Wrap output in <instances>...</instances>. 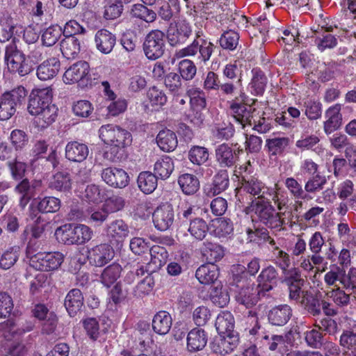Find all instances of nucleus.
I'll return each mask as SVG.
<instances>
[{
	"mask_svg": "<svg viewBox=\"0 0 356 356\" xmlns=\"http://www.w3.org/2000/svg\"><path fill=\"white\" fill-rule=\"evenodd\" d=\"M51 90L48 88L33 89L29 96L27 111L35 116L38 127H47L56 118L57 108L51 104Z\"/></svg>",
	"mask_w": 356,
	"mask_h": 356,
	"instance_id": "nucleus-1",
	"label": "nucleus"
},
{
	"mask_svg": "<svg viewBox=\"0 0 356 356\" xmlns=\"http://www.w3.org/2000/svg\"><path fill=\"white\" fill-rule=\"evenodd\" d=\"M99 138L106 145L111 146L110 150H106L103 156L108 161L115 162L119 159V150L130 145L132 142L131 134L127 130L114 124L102 125L99 130Z\"/></svg>",
	"mask_w": 356,
	"mask_h": 356,
	"instance_id": "nucleus-2",
	"label": "nucleus"
},
{
	"mask_svg": "<svg viewBox=\"0 0 356 356\" xmlns=\"http://www.w3.org/2000/svg\"><path fill=\"white\" fill-rule=\"evenodd\" d=\"M309 248L311 254L302 256L298 260L299 267L306 273H316L325 271L327 262L320 254L325 244V239L320 232H315L309 240Z\"/></svg>",
	"mask_w": 356,
	"mask_h": 356,
	"instance_id": "nucleus-3",
	"label": "nucleus"
},
{
	"mask_svg": "<svg viewBox=\"0 0 356 356\" xmlns=\"http://www.w3.org/2000/svg\"><path fill=\"white\" fill-rule=\"evenodd\" d=\"M29 264L35 270L53 271L58 269L64 261V255L60 252H38V247L29 242L26 250Z\"/></svg>",
	"mask_w": 356,
	"mask_h": 356,
	"instance_id": "nucleus-4",
	"label": "nucleus"
},
{
	"mask_svg": "<svg viewBox=\"0 0 356 356\" xmlns=\"http://www.w3.org/2000/svg\"><path fill=\"white\" fill-rule=\"evenodd\" d=\"M261 222L270 229H281L285 221V212H277L268 197L255 198L250 205Z\"/></svg>",
	"mask_w": 356,
	"mask_h": 356,
	"instance_id": "nucleus-5",
	"label": "nucleus"
},
{
	"mask_svg": "<svg viewBox=\"0 0 356 356\" xmlns=\"http://www.w3.org/2000/svg\"><path fill=\"white\" fill-rule=\"evenodd\" d=\"M93 235L90 227L83 224L65 225L56 231L57 238L67 245H81L89 241Z\"/></svg>",
	"mask_w": 356,
	"mask_h": 356,
	"instance_id": "nucleus-6",
	"label": "nucleus"
},
{
	"mask_svg": "<svg viewBox=\"0 0 356 356\" xmlns=\"http://www.w3.org/2000/svg\"><path fill=\"white\" fill-rule=\"evenodd\" d=\"M272 193L273 188H268L256 178H251L248 180H243L241 187L236 188V197L240 203L244 204L252 202V197L266 198L268 195H271Z\"/></svg>",
	"mask_w": 356,
	"mask_h": 356,
	"instance_id": "nucleus-7",
	"label": "nucleus"
},
{
	"mask_svg": "<svg viewBox=\"0 0 356 356\" xmlns=\"http://www.w3.org/2000/svg\"><path fill=\"white\" fill-rule=\"evenodd\" d=\"M239 84V93L231 102L229 106V112L233 118L243 125H252V120L255 116L257 112L255 109L250 106L247 105V95L241 84V79H238Z\"/></svg>",
	"mask_w": 356,
	"mask_h": 356,
	"instance_id": "nucleus-8",
	"label": "nucleus"
},
{
	"mask_svg": "<svg viewBox=\"0 0 356 356\" xmlns=\"http://www.w3.org/2000/svg\"><path fill=\"white\" fill-rule=\"evenodd\" d=\"M215 45L207 39H195L193 42L187 47L176 51L175 57L176 58H182L187 56H194L198 54L197 58L206 63L209 60Z\"/></svg>",
	"mask_w": 356,
	"mask_h": 356,
	"instance_id": "nucleus-9",
	"label": "nucleus"
},
{
	"mask_svg": "<svg viewBox=\"0 0 356 356\" xmlns=\"http://www.w3.org/2000/svg\"><path fill=\"white\" fill-rule=\"evenodd\" d=\"M5 61L9 71L17 73L21 76L29 74L32 70L31 67L26 62L24 54L17 49L15 43L6 46Z\"/></svg>",
	"mask_w": 356,
	"mask_h": 356,
	"instance_id": "nucleus-10",
	"label": "nucleus"
},
{
	"mask_svg": "<svg viewBox=\"0 0 356 356\" xmlns=\"http://www.w3.org/2000/svg\"><path fill=\"white\" fill-rule=\"evenodd\" d=\"M164 38V33L159 30L152 31L146 36L143 44V49L147 58L156 60L163 54Z\"/></svg>",
	"mask_w": 356,
	"mask_h": 356,
	"instance_id": "nucleus-11",
	"label": "nucleus"
},
{
	"mask_svg": "<svg viewBox=\"0 0 356 356\" xmlns=\"http://www.w3.org/2000/svg\"><path fill=\"white\" fill-rule=\"evenodd\" d=\"M261 291L254 283L238 286V290L235 292V300L238 304L246 308H251L258 303Z\"/></svg>",
	"mask_w": 356,
	"mask_h": 356,
	"instance_id": "nucleus-12",
	"label": "nucleus"
},
{
	"mask_svg": "<svg viewBox=\"0 0 356 356\" xmlns=\"http://www.w3.org/2000/svg\"><path fill=\"white\" fill-rule=\"evenodd\" d=\"M114 257V250L108 243L97 245L88 250V259L90 264L101 267L108 263Z\"/></svg>",
	"mask_w": 356,
	"mask_h": 356,
	"instance_id": "nucleus-13",
	"label": "nucleus"
},
{
	"mask_svg": "<svg viewBox=\"0 0 356 356\" xmlns=\"http://www.w3.org/2000/svg\"><path fill=\"white\" fill-rule=\"evenodd\" d=\"M105 232L112 244L119 245L122 244L129 236L130 229L127 223L123 220L116 219L106 226Z\"/></svg>",
	"mask_w": 356,
	"mask_h": 356,
	"instance_id": "nucleus-14",
	"label": "nucleus"
},
{
	"mask_svg": "<svg viewBox=\"0 0 356 356\" xmlns=\"http://www.w3.org/2000/svg\"><path fill=\"white\" fill-rule=\"evenodd\" d=\"M90 65L86 61H78L66 70L63 80L65 84H74L89 78Z\"/></svg>",
	"mask_w": 356,
	"mask_h": 356,
	"instance_id": "nucleus-15",
	"label": "nucleus"
},
{
	"mask_svg": "<svg viewBox=\"0 0 356 356\" xmlns=\"http://www.w3.org/2000/svg\"><path fill=\"white\" fill-rule=\"evenodd\" d=\"M102 179L110 186L122 188L127 186L129 177L122 168L109 167L102 172Z\"/></svg>",
	"mask_w": 356,
	"mask_h": 356,
	"instance_id": "nucleus-16",
	"label": "nucleus"
},
{
	"mask_svg": "<svg viewBox=\"0 0 356 356\" xmlns=\"http://www.w3.org/2000/svg\"><path fill=\"white\" fill-rule=\"evenodd\" d=\"M155 227L161 231L167 230L173 223L174 211L168 204L156 208L152 216Z\"/></svg>",
	"mask_w": 356,
	"mask_h": 356,
	"instance_id": "nucleus-17",
	"label": "nucleus"
},
{
	"mask_svg": "<svg viewBox=\"0 0 356 356\" xmlns=\"http://www.w3.org/2000/svg\"><path fill=\"white\" fill-rule=\"evenodd\" d=\"M41 186L40 181L30 182L27 179L21 181L15 187V192L19 195V206L24 209L35 195V189Z\"/></svg>",
	"mask_w": 356,
	"mask_h": 356,
	"instance_id": "nucleus-18",
	"label": "nucleus"
},
{
	"mask_svg": "<svg viewBox=\"0 0 356 356\" xmlns=\"http://www.w3.org/2000/svg\"><path fill=\"white\" fill-rule=\"evenodd\" d=\"M22 319L16 321L8 320L7 322L0 324V337H4L7 340H11L17 337L26 332H29L33 329V325L31 323L26 327L22 326Z\"/></svg>",
	"mask_w": 356,
	"mask_h": 356,
	"instance_id": "nucleus-19",
	"label": "nucleus"
},
{
	"mask_svg": "<svg viewBox=\"0 0 356 356\" xmlns=\"http://www.w3.org/2000/svg\"><path fill=\"white\" fill-rule=\"evenodd\" d=\"M238 341L236 337L232 335H220L211 343V350L218 355H225L236 348Z\"/></svg>",
	"mask_w": 356,
	"mask_h": 356,
	"instance_id": "nucleus-20",
	"label": "nucleus"
},
{
	"mask_svg": "<svg viewBox=\"0 0 356 356\" xmlns=\"http://www.w3.org/2000/svg\"><path fill=\"white\" fill-rule=\"evenodd\" d=\"M341 110V105L336 104L326 111L325 117L327 120L324 122V131L325 134H330L340 127L342 120Z\"/></svg>",
	"mask_w": 356,
	"mask_h": 356,
	"instance_id": "nucleus-21",
	"label": "nucleus"
},
{
	"mask_svg": "<svg viewBox=\"0 0 356 356\" xmlns=\"http://www.w3.org/2000/svg\"><path fill=\"white\" fill-rule=\"evenodd\" d=\"M97 49L102 53L109 54L116 43V37L106 29L99 30L95 36Z\"/></svg>",
	"mask_w": 356,
	"mask_h": 356,
	"instance_id": "nucleus-22",
	"label": "nucleus"
},
{
	"mask_svg": "<svg viewBox=\"0 0 356 356\" xmlns=\"http://www.w3.org/2000/svg\"><path fill=\"white\" fill-rule=\"evenodd\" d=\"M89 153L88 146L78 141L69 142L65 147V157L71 161L82 162Z\"/></svg>",
	"mask_w": 356,
	"mask_h": 356,
	"instance_id": "nucleus-23",
	"label": "nucleus"
},
{
	"mask_svg": "<svg viewBox=\"0 0 356 356\" xmlns=\"http://www.w3.org/2000/svg\"><path fill=\"white\" fill-rule=\"evenodd\" d=\"M60 63L58 58L52 57L42 63L37 69V76L42 81L54 77L60 70Z\"/></svg>",
	"mask_w": 356,
	"mask_h": 356,
	"instance_id": "nucleus-24",
	"label": "nucleus"
},
{
	"mask_svg": "<svg viewBox=\"0 0 356 356\" xmlns=\"http://www.w3.org/2000/svg\"><path fill=\"white\" fill-rule=\"evenodd\" d=\"M192 33L190 24L186 21H181L177 24L176 29L170 27L168 31V38L172 45H175L189 38Z\"/></svg>",
	"mask_w": 356,
	"mask_h": 356,
	"instance_id": "nucleus-25",
	"label": "nucleus"
},
{
	"mask_svg": "<svg viewBox=\"0 0 356 356\" xmlns=\"http://www.w3.org/2000/svg\"><path fill=\"white\" fill-rule=\"evenodd\" d=\"M187 349L190 352L202 350L207 343L206 332L200 328L191 330L187 335Z\"/></svg>",
	"mask_w": 356,
	"mask_h": 356,
	"instance_id": "nucleus-26",
	"label": "nucleus"
},
{
	"mask_svg": "<svg viewBox=\"0 0 356 356\" xmlns=\"http://www.w3.org/2000/svg\"><path fill=\"white\" fill-rule=\"evenodd\" d=\"M216 158L219 165L222 168L232 167L237 161V155L233 149L227 144L218 146L216 149Z\"/></svg>",
	"mask_w": 356,
	"mask_h": 356,
	"instance_id": "nucleus-27",
	"label": "nucleus"
},
{
	"mask_svg": "<svg viewBox=\"0 0 356 356\" xmlns=\"http://www.w3.org/2000/svg\"><path fill=\"white\" fill-rule=\"evenodd\" d=\"M172 324V316L166 311H159L154 316L152 319V329L160 335L168 334L170 330Z\"/></svg>",
	"mask_w": 356,
	"mask_h": 356,
	"instance_id": "nucleus-28",
	"label": "nucleus"
},
{
	"mask_svg": "<svg viewBox=\"0 0 356 356\" xmlns=\"http://www.w3.org/2000/svg\"><path fill=\"white\" fill-rule=\"evenodd\" d=\"M292 316V309L287 305H282L273 308L268 313L269 322L277 326L285 325Z\"/></svg>",
	"mask_w": 356,
	"mask_h": 356,
	"instance_id": "nucleus-29",
	"label": "nucleus"
},
{
	"mask_svg": "<svg viewBox=\"0 0 356 356\" xmlns=\"http://www.w3.org/2000/svg\"><path fill=\"white\" fill-rule=\"evenodd\" d=\"M83 305V296L79 289H74L68 292L65 299V307L70 316H74Z\"/></svg>",
	"mask_w": 356,
	"mask_h": 356,
	"instance_id": "nucleus-30",
	"label": "nucleus"
},
{
	"mask_svg": "<svg viewBox=\"0 0 356 356\" xmlns=\"http://www.w3.org/2000/svg\"><path fill=\"white\" fill-rule=\"evenodd\" d=\"M202 257L209 264H214L220 260L224 256L222 247L218 243L210 241H205L200 248Z\"/></svg>",
	"mask_w": 356,
	"mask_h": 356,
	"instance_id": "nucleus-31",
	"label": "nucleus"
},
{
	"mask_svg": "<svg viewBox=\"0 0 356 356\" xmlns=\"http://www.w3.org/2000/svg\"><path fill=\"white\" fill-rule=\"evenodd\" d=\"M150 261L147 267L152 272L159 270L167 261L168 254L165 248L160 245H153L149 249Z\"/></svg>",
	"mask_w": 356,
	"mask_h": 356,
	"instance_id": "nucleus-32",
	"label": "nucleus"
},
{
	"mask_svg": "<svg viewBox=\"0 0 356 356\" xmlns=\"http://www.w3.org/2000/svg\"><path fill=\"white\" fill-rule=\"evenodd\" d=\"M219 275L218 266L214 264H207L200 266L195 273V277L204 284L214 283Z\"/></svg>",
	"mask_w": 356,
	"mask_h": 356,
	"instance_id": "nucleus-33",
	"label": "nucleus"
},
{
	"mask_svg": "<svg viewBox=\"0 0 356 356\" xmlns=\"http://www.w3.org/2000/svg\"><path fill=\"white\" fill-rule=\"evenodd\" d=\"M278 273L275 267L269 266L264 268L258 276V286L264 291L271 290L277 284Z\"/></svg>",
	"mask_w": 356,
	"mask_h": 356,
	"instance_id": "nucleus-34",
	"label": "nucleus"
},
{
	"mask_svg": "<svg viewBox=\"0 0 356 356\" xmlns=\"http://www.w3.org/2000/svg\"><path fill=\"white\" fill-rule=\"evenodd\" d=\"M72 180L67 172H58L51 178L49 186L60 192H68L72 188Z\"/></svg>",
	"mask_w": 356,
	"mask_h": 356,
	"instance_id": "nucleus-35",
	"label": "nucleus"
},
{
	"mask_svg": "<svg viewBox=\"0 0 356 356\" xmlns=\"http://www.w3.org/2000/svg\"><path fill=\"white\" fill-rule=\"evenodd\" d=\"M175 168L174 161L168 156H163L157 159L154 165V172L162 179H168Z\"/></svg>",
	"mask_w": 356,
	"mask_h": 356,
	"instance_id": "nucleus-36",
	"label": "nucleus"
},
{
	"mask_svg": "<svg viewBox=\"0 0 356 356\" xmlns=\"http://www.w3.org/2000/svg\"><path fill=\"white\" fill-rule=\"evenodd\" d=\"M216 327L220 335H231L234 327V318L231 312H222L216 321Z\"/></svg>",
	"mask_w": 356,
	"mask_h": 356,
	"instance_id": "nucleus-37",
	"label": "nucleus"
},
{
	"mask_svg": "<svg viewBox=\"0 0 356 356\" xmlns=\"http://www.w3.org/2000/svg\"><path fill=\"white\" fill-rule=\"evenodd\" d=\"M156 143L163 151L171 152L176 148L178 141L173 131L169 129H165L160 131L158 134Z\"/></svg>",
	"mask_w": 356,
	"mask_h": 356,
	"instance_id": "nucleus-38",
	"label": "nucleus"
},
{
	"mask_svg": "<svg viewBox=\"0 0 356 356\" xmlns=\"http://www.w3.org/2000/svg\"><path fill=\"white\" fill-rule=\"evenodd\" d=\"M80 49L79 40L74 36H67L60 42V51L67 59L75 58Z\"/></svg>",
	"mask_w": 356,
	"mask_h": 356,
	"instance_id": "nucleus-39",
	"label": "nucleus"
},
{
	"mask_svg": "<svg viewBox=\"0 0 356 356\" xmlns=\"http://www.w3.org/2000/svg\"><path fill=\"white\" fill-rule=\"evenodd\" d=\"M39 38L38 33L32 26L26 27L23 31V40L29 45V57H33L35 59L39 58L41 54L39 51V47H37V42Z\"/></svg>",
	"mask_w": 356,
	"mask_h": 356,
	"instance_id": "nucleus-40",
	"label": "nucleus"
},
{
	"mask_svg": "<svg viewBox=\"0 0 356 356\" xmlns=\"http://www.w3.org/2000/svg\"><path fill=\"white\" fill-rule=\"evenodd\" d=\"M157 176L149 171L142 172L138 177V186L146 194L152 193L157 187Z\"/></svg>",
	"mask_w": 356,
	"mask_h": 356,
	"instance_id": "nucleus-41",
	"label": "nucleus"
},
{
	"mask_svg": "<svg viewBox=\"0 0 356 356\" xmlns=\"http://www.w3.org/2000/svg\"><path fill=\"white\" fill-rule=\"evenodd\" d=\"M178 184L186 195L195 194L200 188L197 177L192 174L185 173L179 177Z\"/></svg>",
	"mask_w": 356,
	"mask_h": 356,
	"instance_id": "nucleus-42",
	"label": "nucleus"
},
{
	"mask_svg": "<svg viewBox=\"0 0 356 356\" xmlns=\"http://www.w3.org/2000/svg\"><path fill=\"white\" fill-rule=\"evenodd\" d=\"M122 268L118 264L113 263L104 269L102 273L101 282L109 287L114 284L120 277Z\"/></svg>",
	"mask_w": 356,
	"mask_h": 356,
	"instance_id": "nucleus-43",
	"label": "nucleus"
},
{
	"mask_svg": "<svg viewBox=\"0 0 356 356\" xmlns=\"http://www.w3.org/2000/svg\"><path fill=\"white\" fill-rule=\"evenodd\" d=\"M213 234L218 238L229 237L234 232V225L229 219L218 218L213 221Z\"/></svg>",
	"mask_w": 356,
	"mask_h": 356,
	"instance_id": "nucleus-44",
	"label": "nucleus"
},
{
	"mask_svg": "<svg viewBox=\"0 0 356 356\" xmlns=\"http://www.w3.org/2000/svg\"><path fill=\"white\" fill-rule=\"evenodd\" d=\"M180 11L179 0H167L161 2L158 10V15L165 21H169L174 15Z\"/></svg>",
	"mask_w": 356,
	"mask_h": 356,
	"instance_id": "nucleus-45",
	"label": "nucleus"
},
{
	"mask_svg": "<svg viewBox=\"0 0 356 356\" xmlns=\"http://www.w3.org/2000/svg\"><path fill=\"white\" fill-rule=\"evenodd\" d=\"M20 256V248L13 246L6 250L0 257V268L8 270L18 261Z\"/></svg>",
	"mask_w": 356,
	"mask_h": 356,
	"instance_id": "nucleus-46",
	"label": "nucleus"
},
{
	"mask_svg": "<svg viewBox=\"0 0 356 356\" xmlns=\"http://www.w3.org/2000/svg\"><path fill=\"white\" fill-rule=\"evenodd\" d=\"M208 229L206 221L199 218L191 220L188 229L193 237L200 241L206 236Z\"/></svg>",
	"mask_w": 356,
	"mask_h": 356,
	"instance_id": "nucleus-47",
	"label": "nucleus"
},
{
	"mask_svg": "<svg viewBox=\"0 0 356 356\" xmlns=\"http://www.w3.org/2000/svg\"><path fill=\"white\" fill-rule=\"evenodd\" d=\"M252 72L253 76L250 83L252 93L255 95H261L266 86V77L259 70L254 69Z\"/></svg>",
	"mask_w": 356,
	"mask_h": 356,
	"instance_id": "nucleus-48",
	"label": "nucleus"
},
{
	"mask_svg": "<svg viewBox=\"0 0 356 356\" xmlns=\"http://www.w3.org/2000/svg\"><path fill=\"white\" fill-rule=\"evenodd\" d=\"M131 14L133 17L141 19L146 22H153L156 18V13L154 10L140 3H136L132 6Z\"/></svg>",
	"mask_w": 356,
	"mask_h": 356,
	"instance_id": "nucleus-49",
	"label": "nucleus"
},
{
	"mask_svg": "<svg viewBox=\"0 0 356 356\" xmlns=\"http://www.w3.org/2000/svg\"><path fill=\"white\" fill-rule=\"evenodd\" d=\"M109 213L104 209V205L99 208H89L86 211V216L88 222L99 226L104 222L108 217Z\"/></svg>",
	"mask_w": 356,
	"mask_h": 356,
	"instance_id": "nucleus-50",
	"label": "nucleus"
},
{
	"mask_svg": "<svg viewBox=\"0 0 356 356\" xmlns=\"http://www.w3.org/2000/svg\"><path fill=\"white\" fill-rule=\"evenodd\" d=\"M210 298L211 301L220 307L226 306L229 302V296L226 291L222 290L221 284L211 287Z\"/></svg>",
	"mask_w": 356,
	"mask_h": 356,
	"instance_id": "nucleus-51",
	"label": "nucleus"
},
{
	"mask_svg": "<svg viewBox=\"0 0 356 356\" xmlns=\"http://www.w3.org/2000/svg\"><path fill=\"white\" fill-rule=\"evenodd\" d=\"M190 97L191 107L193 109H204L206 98L204 92L200 89L192 87L187 91Z\"/></svg>",
	"mask_w": 356,
	"mask_h": 356,
	"instance_id": "nucleus-52",
	"label": "nucleus"
},
{
	"mask_svg": "<svg viewBox=\"0 0 356 356\" xmlns=\"http://www.w3.org/2000/svg\"><path fill=\"white\" fill-rule=\"evenodd\" d=\"M241 325L250 334L255 335L260 329L258 317L254 311H249L247 316H244L241 321Z\"/></svg>",
	"mask_w": 356,
	"mask_h": 356,
	"instance_id": "nucleus-53",
	"label": "nucleus"
},
{
	"mask_svg": "<svg viewBox=\"0 0 356 356\" xmlns=\"http://www.w3.org/2000/svg\"><path fill=\"white\" fill-rule=\"evenodd\" d=\"M289 145L286 137H275L266 140V146L272 155L280 154Z\"/></svg>",
	"mask_w": 356,
	"mask_h": 356,
	"instance_id": "nucleus-54",
	"label": "nucleus"
},
{
	"mask_svg": "<svg viewBox=\"0 0 356 356\" xmlns=\"http://www.w3.org/2000/svg\"><path fill=\"white\" fill-rule=\"evenodd\" d=\"M229 185V176L227 170L219 171L213 178L211 191L213 195H218L225 191Z\"/></svg>",
	"mask_w": 356,
	"mask_h": 356,
	"instance_id": "nucleus-55",
	"label": "nucleus"
},
{
	"mask_svg": "<svg viewBox=\"0 0 356 356\" xmlns=\"http://www.w3.org/2000/svg\"><path fill=\"white\" fill-rule=\"evenodd\" d=\"M60 200L55 197H44L38 204V211L54 213L59 210Z\"/></svg>",
	"mask_w": 356,
	"mask_h": 356,
	"instance_id": "nucleus-56",
	"label": "nucleus"
},
{
	"mask_svg": "<svg viewBox=\"0 0 356 356\" xmlns=\"http://www.w3.org/2000/svg\"><path fill=\"white\" fill-rule=\"evenodd\" d=\"M147 97L152 106H163L167 102V96L165 92L156 86L149 88Z\"/></svg>",
	"mask_w": 356,
	"mask_h": 356,
	"instance_id": "nucleus-57",
	"label": "nucleus"
},
{
	"mask_svg": "<svg viewBox=\"0 0 356 356\" xmlns=\"http://www.w3.org/2000/svg\"><path fill=\"white\" fill-rule=\"evenodd\" d=\"M326 296L339 307L347 306L350 302V296L339 286L326 292Z\"/></svg>",
	"mask_w": 356,
	"mask_h": 356,
	"instance_id": "nucleus-58",
	"label": "nucleus"
},
{
	"mask_svg": "<svg viewBox=\"0 0 356 356\" xmlns=\"http://www.w3.org/2000/svg\"><path fill=\"white\" fill-rule=\"evenodd\" d=\"M62 33V29L58 26H51L45 29L42 35L44 44L50 47L56 44Z\"/></svg>",
	"mask_w": 356,
	"mask_h": 356,
	"instance_id": "nucleus-59",
	"label": "nucleus"
},
{
	"mask_svg": "<svg viewBox=\"0 0 356 356\" xmlns=\"http://www.w3.org/2000/svg\"><path fill=\"white\" fill-rule=\"evenodd\" d=\"M188 159L193 164L202 165L208 160L209 152L204 147L194 146L188 152Z\"/></svg>",
	"mask_w": 356,
	"mask_h": 356,
	"instance_id": "nucleus-60",
	"label": "nucleus"
},
{
	"mask_svg": "<svg viewBox=\"0 0 356 356\" xmlns=\"http://www.w3.org/2000/svg\"><path fill=\"white\" fill-rule=\"evenodd\" d=\"M84 330L87 335L93 341L97 340L101 336L99 321L95 318H87L83 321Z\"/></svg>",
	"mask_w": 356,
	"mask_h": 356,
	"instance_id": "nucleus-61",
	"label": "nucleus"
},
{
	"mask_svg": "<svg viewBox=\"0 0 356 356\" xmlns=\"http://www.w3.org/2000/svg\"><path fill=\"white\" fill-rule=\"evenodd\" d=\"M16 111V106L13 101L8 99L3 95L0 99V120L10 119Z\"/></svg>",
	"mask_w": 356,
	"mask_h": 356,
	"instance_id": "nucleus-62",
	"label": "nucleus"
},
{
	"mask_svg": "<svg viewBox=\"0 0 356 356\" xmlns=\"http://www.w3.org/2000/svg\"><path fill=\"white\" fill-rule=\"evenodd\" d=\"M15 28L13 20L9 17H3L0 19V42H5L8 41L13 35Z\"/></svg>",
	"mask_w": 356,
	"mask_h": 356,
	"instance_id": "nucleus-63",
	"label": "nucleus"
},
{
	"mask_svg": "<svg viewBox=\"0 0 356 356\" xmlns=\"http://www.w3.org/2000/svg\"><path fill=\"white\" fill-rule=\"evenodd\" d=\"M72 111L78 117L88 118L92 113L93 106L88 100H79L74 103Z\"/></svg>",
	"mask_w": 356,
	"mask_h": 356,
	"instance_id": "nucleus-64",
	"label": "nucleus"
}]
</instances>
